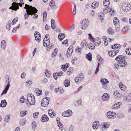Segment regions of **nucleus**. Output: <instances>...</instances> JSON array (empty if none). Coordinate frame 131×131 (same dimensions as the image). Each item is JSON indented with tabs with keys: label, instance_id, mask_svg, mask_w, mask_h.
<instances>
[{
	"label": "nucleus",
	"instance_id": "f257e3e1",
	"mask_svg": "<svg viewBox=\"0 0 131 131\" xmlns=\"http://www.w3.org/2000/svg\"><path fill=\"white\" fill-rule=\"evenodd\" d=\"M25 9H27L26 12L24 15V18L25 19H28L29 15L34 14L37 12L38 10L34 7L30 6L27 4H26L24 8Z\"/></svg>",
	"mask_w": 131,
	"mask_h": 131
},
{
	"label": "nucleus",
	"instance_id": "f03ea898",
	"mask_svg": "<svg viewBox=\"0 0 131 131\" xmlns=\"http://www.w3.org/2000/svg\"><path fill=\"white\" fill-rule=\"evenodd\" d=\"M115 60L118 61L120 66L122 67H124L127 65V63L125 61L124 56L120 55L117 56L115 59Z\"/></svg>",
	"mask_w": 131,
	"mask_h": 131
},
{
	"label": "nucleus",
	"instance_id": "7ed1b4c3",
	"mask_svg": "<svg viewBox=\"0 0 131 131\" xmlns=\"http://www.w3.org/2000/svg\"><path fill=\"white\" fill-rule=\"evenodd\" d=\"M27 104H29L30 105H34L35 102L34 96L32 94H28L27 95V100L26 101Z\"/></svg>",
	"mask_w": 131,
	"mask_h": 131
},
{
	"label": "nucleus",
	"instance_id": "20e7f679",
	"mask_svg": "<svg viewBox=\"0 0 131 131\" xmlns=\"http://www.w3.org/2000/svg\"><path fill=\"white\" fill-rule=\"evenodd\" d=\"M122 9L125 12H128L131 8V5L128 2L123 3L121 5Z\"/></svg>",
	"mask_w": 131,
	"mask_h": 131
},
{
	"label": "nucleus",
	"instance_id": "39448f33",
	"mask_svg": "<svg viewBox=\"0 0 131 131\" xmlns=\"http://www.w3.org/2000/svg\"><path fill=\"white\" fill-rule=\"evenodd\" d=\"M84 75L81 73H79L78 76L75 79V82L77 83H79L82 82L84 79Z\"/></svg>",
	"mask_w": 131,
	"mask_h": 131
},
{
	"label": "nucleus",
	"instance_id": "423d86ee",
	"mask_svg": "<svg viewBox=\"0 0 131 131\" xmlns=\"http://www.w3.org/2000/svg\"><path fill=\"white\" fill-rule=\"evenodd\" d=\"M49 98L48 97H46L43 99L41 103V105L44 107L47 106L49 104Z\"/></svg>",
	"mask_w": 131,
	"mask_h": 131
},
{
	"label": "nucleus",
	"instance_id": "0eeeda50",
	"mask_svg": "<svg viewBox=\"0 0 131 131\" xmlns=\"http://www.w3.org/2000/svg\"><path fill=\"white\" fill-rule=\"evenodd\" d=\"M89 23L88 19L83 20L81 23V28L83 29H86Z\"/></svg>",
	"mask_w": 131,
	"mask_h": 131
},
{
	"label": "nucleus",
	"instance_id": "6e6552de",
	"mask_svg": "<svg viewBox=\"0 0 131 131\" xmlns=\"http://www.w3.org/2000/svg\"><path fill=\"white\" fill-rule=\"evenodd\" d=\"M72 114V111L70 110H68L62 113V116L63 117H68L71 116Z\"/></svg>",
	"mask_w": 131,
	"mask_h": 131
},
{
	"label": "nucleus",
	"instance_id": "1a4fd4ad",
	"mask_svg": "<svg viewBox=\"0 0 131 131\" xmlns=\"http://www.w3.org/2000/svg\"><path fill=\"white\" fill-rule=\"evenodd\" d=\"M12 6L10 7L9 8V9L14 10H16L19 9V7L18 3L14 2L12 3Z\"/></svg>",
	"mask_w": 131,
	"mask_h": 131
},
{
	"label": "nucleus",
	"instance_id": "9d476101",
	"mask_svg": "<svg viewBox=\"0 0 131 131\" xmlns=\"http://www.w3.org/2000/svg\"><path fill=\"white\" fill-rule=\"evenodd\" d=\"M110 126L108 123L105 122L103 123L101 127V130L102 131H105Z\"/></svg>",
	"mask_w": 131,
	"mask_h": 131
},
{
	"label": "nucleus",
	"instance_id": "9b49d317",
	"mask_svg": "<svg viewBox=\"0 0 131 131\" xmlns=\"http://www.w3.org/2000/svg\"><path fill=\"white\" fill-rule=\"evenodd\" d=\"M107 116L109 118L113 119L116 117V114L114 112L109 111L107 113Z\"/></svg>",
	"mask_w": 131,
	"mask_h": 131
},
{
	"label": "nucleus",
	"instance_id": "f8f14e48",
	"mask_svg": "<svg viewBox=\"0 0 131 131\" xmlns=\"http://www.w3.org/2000/svg\"><path fill=\"white\" fill-rule=\"evenodd\" d=\"M5 84L7 83V85L6 86H8V87H10V83L11 81V79L9 77L8 75H6L5 77Z\"/></svg>",
	"mask_w": 131,
	"mask_h": 131
},
{
	"label": "nucleus",
	"instance_id": "ddd939ff",
	"mask_svg": "<svg viewBox=\"0 0 131 131\" xmlns=\"http://www.w3.org/2000/svg\"><path fill=\"white\" fill-rule=\"evenodd\" d=\"M110 97V96L109 94L104 93L102 96V99L104 101H106L109 99Z\"/></svg>",
	"mask_w": 131,
	"mask_h": 131
},
{
	"label": "nucleus",
	"instance_id": "4468645a",
	"mask_svg": "<svg viewBox=\"0 0 131 131\" xmlns=\"http://www.w3.org/2000/svg\"><path fill=\"white\" fill-rule=\"evenodd\" d=\"M35 40L38 41H39L40 40V34L38 32L36 31L34 34Z\"/></svg>",
	"mask_w": 131,
	"mask_h": 131
},
{
	"label": "nucleus",
	"instance_id": "2eb2a0df",
	"mask_svg": "<svg viewBox=\"0 0 131 131\" xmlns=\"http://www.w3.org/2000/svg\"><path fill=\"white\" fill-rule=\"evenodd\" d=\"M92 41L94 42V45L96 46H99L101 43L100 39L98 38H95V40L94 39Z\"/></svg>",
	"mask_w": 131,
	"mask_h": 131
},
{
	"label": "nucleus",
	"instance_id": "dca6fc26",
	"mask_svg": "<svg viewBox=\"0 0 131 131\" xmlns=\"http://www.w3.org/2000/svg\"><path fill=\"white\" fill-rule=\"evenodd\" d=\"M49 120L48 117L47 115L44 114L42 115L41 118V121L42 122H46Z\"/></svg>",
	"mask_w": 131,
	"mask_h": 131
},
{
	"label": "nucleus",
	"instance_id": "f3484780",
	"mask_svg": "<svg viewBox=\"0 0 131 131\" xmlns=\"http://www.w3.org/2000/svg\"><path fill=\"white\" fill-rule=\"evenodd\" d=\"M113 94L115 97L117 99H120L121 96V94L118 91L114 92Z\"/></svg>",
	"mask_w": 131,
	"mask_h": 131
},
{
	"label": "nucleus",
	"instance_id": "a211bd4d",
	"mask_svg": "<svg viewBox=\"0 0 131 131\" xmlns=\"http://www.w3.org/2000/svg\"><path fill=\"white\" fill-rule=\"evenodd\" d=\"M100 125V123L98 121H95L93 125V128L94 129H97L98 128Z\"/></svg>",
	"mask_w": 131,
	"mask_h": 131
},
{
	"label": "nucleus",
	"instance_id": "6ab92c4d",
	"mask_svg": "<svg viewBox=\"0 0 131 131\" xmlns=\"http://www.w3.org/2000/svg\"><path fill=\"white\" fill-rule=\"evenodd\" d=\"M122 104L121 102H118L115 103L112 107V108L113 109H117L120 107V105Z\"/></svg>",
	"mask_w": 131,
	"mask_h": 131
},
{
	"label": "nucleus",
	"instance_id": "aec40b11",
	"mask_svg": "<svg viewBox=\"0 0 131 131\" xmlns=\"http://www.w3.org/2000/svg\"><path fill=\"white\" fill-rule=\"evenodd\" d=\"M69 64L68 63H66L65 65H62L61 68L62 69L63 71H65L67 70V68L69 67Z\"/></svg>",
	"mask_w": 131,
	"mask_h": 131
},
{
	"label": "nucleus",
	"instance_id": "412c9836",
	"mask_svg": "<svg viewBox=\"0 0 131 131\" xmlns=\"http://www.w3.org/2000/svg\"><path fill=\"white\" fill-rule=\"evenodd\" d=\"M119 86L120 89L123 91L126 90L127 87H126V86L124 85H123V83L121 82L119 84Z\"/></svg>",
	"mask_w": 131,
	"mask_h": 131
},
{
	"label": "nucleus",
	"instance_id": "4be33fe9",
	"mask_svg": "<svg viewBox=\"0 0 131 131\" xmlns=\"http://www.w3.org/2000/svg\"><path fill=\"white\" fill-rule=\"evenodd\" d=\"M65 37V35L63 33L60 34L58 36L59 39L60 41H61Z\"/></svg>",
	"mask_w": 131,
	"mask_h": 131
},
{
	"label": "nucleus",
	"instance_id": "5701e85b",
	"mask_svg": "<svg viewBox=\"0 0 131 131\" xmlns=\"http://www.w3.org/2000/svg\"><path fill=\"white\" fill-rule=\"evenodd\" d=\"M48 113L49 115L51 117H52L55 116V114H54L53 111L52 109L49 110L48 111Z\"/></svg>",
	"mask_w": 131,
	"mask_h": 131
},
{
	"label": "nucleus",
	"instance_id": "b1692460",
	"mask_svg": "<svg viewBox=\"0 0 131 131\" xmlns=\"http://www.w3.org/2000/svg\"><path fill=\"white\" fill-rule=\"evenodd\" d=\"M11 24V21L10 20L8 21L6 24V28L8 30H10Z\"/></svg>",
	"mask_w": 131,
	"mask_h": 131
},
{
	"label": "nucleus",
	"instance_id": "393cba45",
	"mask_svg": "<svg viewBox=\"0 0 131 131\" xmlns=\"http://www.w3.org/2000/svg\"><path fill=\"white\" fill-rule=\"evenodd\" d=\"M64 84L66 87H68L70 85V82L69 80L66 79L64 81Z\"/></svg>",
	"mask_w": 131,
	"mask_h": 131
},
{
	"label": "nucleus",
	"instance_id": "a878e982",
	"mask_svg": "<svg viewBox=\"0 0 131 131\" xmlns=\"http://www.w3.org/2000/svg\"><path fill=\"white\" fill-rule=\"evenodd\" d=\"M99 5V2H94L92 3L91 6L93 8H95L98 7Z\"/></svg>",
	"mask_w": 131,
	"mask_h": 131
},
{
	"label": "nucleus",
	"instance_id": "bb28decb",
	"mask_svg": "<svg viewBox=\"0 0 131 131\" xmlns=\"http://www.w3.org/2000/svg\"><path fill=\"white\" fill-rule=\"evenodd\" d=\"M7 104V102L5 100H3L1 101V103L0 104L1 107H5L6 106Z\"/></svg>",
	"mask_w": 131,
	"mask_h": 131
},
{
	"label": "nucleus",
	"instance_id": "cd10ccee",
	"mask_svg": "<svg viewBox=\"0 0 131 131\" xmlns=\"http://www.w3.org/2000/svg\"><path fill=\"white\" fill-rule=\"evenodd\" d=\"M107 33L110 35L113 34L114 33V30L111 27H110L107 29Z\"/></svg>",
	"mask_w": 131,
	"mask_h": 131
},
{
	"label": "nucleus",
	"instance_id": "c85d7f7f",
	"mask_svg": "<svg viewBox=\"0 0 131 131\" xmlns=\"http://www.w3.org/2000/svg\"><path fill=\"white\" fill-rule=\"evenodd\" d=\"M82 101L81 100L77 101L75 103V106H80L82 105Z\"/></svg>",
	"mask_w": 131,
	"mask_h": 131
},
{
	"label": "nucleus",
	"instance_id": "c756f323",
	"mask_svg": "<svg viewBox=\"0 0 131 131\" xmlns=\"http://www.w3.org/2000/svg\"><path fill=\"white\" fill-rule=\"evenodd\" d=\"M1 47L3 49H5L6 46V42L5 40H3L1 43Z\"/></svg>",
	"mask_w": 131,
	"mask_h": 131
},
{
	"label": "nucleus",
	"instance_id": "7c9ffc66",
	"mask_svg": "<svg viewBox=\"0 0 131 131\" xmlns=\"http://www.w3.org/2000/svg\"><path fill=\"white\" fill-rule=\"evenodd\" d=\"M110 4L109 0H104L103 2V5L105 7L107 6Z\"/></svg>",
	"mask_w": 131,
	"mask_h": 131
},
{
	"label": "nucleus",
	"instance_id": "2f4dec72",
	"mask_svg": "<svg viewBox=\"0 0 131 131\" xmlns=\"http://www.w3.org/2000/svg\"><path fill=\"white\" fill-rule=\"evenodd\" d=\"M101 82L102 84H107L108 83V81L106 79H103L101 80Z\"/></svg>",
	"mask_w": 131,
	"mask_h": 131
},
{
	"label": "nucleus",
	"instance_id": "473e14b6",
	"mask_svg": "<svg viewBox=\"0 0 131 131\" xmlns=\"http://www.w3.org/2000/svg\"><path fill=\"white\" fill-rule=\"evenodd\" d=\"M121 46L119 44H114L113 46L111 48L113 49H117L118 48H121Z\"/></svg>",
	"mask_w": 131,
	"mask_h": 131
},
{
	"label": "nucleus",
	"instance_id": "72a5a7b5",
	"mask_svg": "<svg viewBox=\"0 0 131 131\" xmlns=\"http://www.w3.org/2000/svg\"><path fill=\"white\" fill-rule=\"evenodd\" d=\"M27 113V111H22L20 112V114L21 116L23 117Z\"/></svg>",
	"mask_w": 131,
	"mask_h": 131
},
{
	"label": "nucleus",
	"instance_id": "f704fd0d",
	"mask_svg": "<svg viewBox=\"0 0 131 131\" xmlns=\"http://www.w3.org/2000/svg\"><path fill=\"white\" fill-rule=\"evenodd\" d=\"M55 21L54 20L52 19L51 20V24L52 28L53 29H54L56 28L55 25H54L55 24Z\"/></svg>",
	"mask_w": 131,
	"mask_h": 131
},
{
	"label": "nucleus",
	"instance_id": "c9c22d12",
	"mask_svg": "<svg viewBox=\"0 0 131 131\" xmlns=\"http://www.w3.org/2000/svg\"><path fill=\"white\" fill-rule=\"evenodd\" d=\"M9 87H8V86H6L5 89L3 91L1 94V96H2L4 94H6L7 93V91L9 89Z\"/></svg>",
	"mask_w": 131,
	"mask_h": 131
},
{
	"label": "nucleus",
	"instance_id": "e433bc0d",
	"mask_svg": "<svg viewBox=\"0 0 131 131\" xmlns=\"http://www.w3.org/2000/svg\"><path fill=\"white\" fill-rule=\"evenodd\" d=\"M113 23L114 25H116L119 24V21L116 17H115L113 19Z\"/></svg>",
	"mask_w": 131,
	"mask_h": 131
},
{
	"label": "nucleus",
	"instance_id": "4c0bfd02",
	"mask_svg": "<svg viewBox=\"0 0 131 131\" xmlns=\"http://www.w3.org/2000/svg\"><path fill=\"white\" fill-rule=\"evenodd\" d=\"M73 68L72 67H70L69 70L68 71H67V74L68 75H70L73 72Z\"/></svg>",
	"mask_w": 131,
	"mask_h": 131
},
{
	"label": "nucleus",
	"instance_id": "58836bf2",
	"mask_svg": "<svg viewBox=\"0 0 131 131\" xmlns=\"http://www.w3.org/2000/svg\"><path fill=\"white\" fill-rule=\"evenodd\" d=\"M32 81L31 80H29L27 81L26 82L25 84V86L27 87L28 86H30V85L32 84Z\"/></svg>",
	"mask_w": 131,
	"mask_h": 131
},
{
	"label": "nucleus",
	"instance_id": "ea45409f",
	"mask_svg": "<svg viewBox=\"0 0 131 131\" xmlns=\"http://www.w3.org/2000/svg\"><path fill=\"white\" fill-rule=\"evenodd\" d=\"M37 94L38 95H41L42 94V91L41 90H39L38 89H37L35 90Z\"/></svg>",
	"mask_w": 131,
	"mask_h": 131
},
{
	"label": "nucleus",
	"instance_id": "a19ab883",
	"mask_svg": "<svg viewBox=\"0 0 131 131\" xmlns=\"http://www.w3.org/2000/svg\"><path fill=\"white\" fill-rule=\"evenodd\" d=\"M86 57L89 61H90L92 60V55L90 53H89L87 54L86 56Z\"/></svg>",
	"mask_w": 131,
	"mask_h": 131
},
{
	"label": "nucleus",
	"instance_id": "79ce46f5",
	"mask_svg": "<svg viewBox=\"0 0 131 131\" xmlns=\"http://www.w3.org/2000/svg\"><path fill=\"white\" fill-rule=\"evenodd\" d=\"M57 125L59 127V128L60 130H62L63 129L62 124L61 122H58Z\"/></svg>",
	"mask_w": 131,
	"mask_h": 131
},
{
	"label": "nucleus",
	"instance_id": "37998d69",
	"mask_svg": "<svg viewBox=\"0 0 131 131\" xmlns=\"http://www.w3.org/2000/svg\"><path fill=\"white\" fill-rule=\"evenodd\" d=\"M32 129L33 130H35L36 128V123L35 122L33 121L32 124Z\"/></svg>",
	"mask_w": 131,
	"mask_h": 131
},
{
	"label": "nucleus",
	"instance_id": "c03bdc74",
	"mask_svg": "<svg viewBox=\"0 0 131 131\" xmlns=\"http://www.w3.org/2000/svg\"><path fill=\"white\" fill-rule=\"evenodd\" d=\"M10 116L9 115H6L4 119V121L6 123H7L9 121V118H10Z\"/></svg>",
	"mask_w": 131,
	"mask_h": 131
},
{
	"label": "nucleus",
	"instance_id": "a18cd8bd",
	"mask_svg": "<svg viewBox=\"0 0 131 131\" xmlns=\"http://www.w3.org/2000/svg\"><path fill=\"white\" fill-rule=\"evenodd\" d=\"M98 59L99 60V62L101 63H103L104 62V60L100 56H97Z\"/></svg>",
	"mask_w": 131,
	"mask_h": 131
},
{
	"label": "nucleus",
	"instance_id": "49530a36",
	"mask_svg": "<svg viewBox=\"0 0 131 131\" xmlns=\"http://www.w3.org/2000/svg\"><path fill=\"white\" fill-rule=\"evenodd\" d=\"M45 74L46 76L48 77H50L49 75L51 74L50 72L49 71L48 69H46L45 70Z\"/></svg>",
	"mask_w": 131,
	"mask_h": 131
},
{
	"label": "nucleus",
	"instance_id": "de8ad7c7",
	"mask_svg": "<svg viewBox=\"0 0 131 131\" xmlns=\"http://www.w3.org/2000/svg\"><path fill=\"white\" fill-rule=\"evenodd\" d=\"M26 122V121L25 120L21 119L20 120V124L22 126L24 125Z\"/></svg>",
	"mask_w": 131,
	"mask_h": 131
},
{
	"label": "nucleus",
	"instance_id": "09e8293b",
	"mask_svg": "<svg viewBox=\"0 0 131 131\" xmlns=\"http://www.w3.org/2000/svg\"><path fill=\"white\" fill-rule=\"evenodd\" d=\"M108 54L111 57H114L115 55L114 54V51L112 50L111 51H109L108 52Z\"/></svg>",
	"mask_w": 131,
	"mask_h": 131
},
{
	"label": "nucleus",
	"instance_id": "8fccbe9b",
	"mask_svg": "<svg viewBox=\"0 0 131 131\" xmlns=\"http://www.w3.org/2000/svg\"><path fill=\"white\" fill-rule=\"evenodd\" d=\"M126 53L129 55L131 54V48H128L126 50Z\"/></svg>",
	"mask_w": 131,
	"mask_h": 131
},
{
	"label": "nucleus",
	"instance_id": "3c124183",
	"mask_svg": "<svg viewBox=\"0 0 131 131\" xmlns=\"http://www.w3.org/2000/svg\"><path fill=\"white\" fill-rule=\"evenodd\" d=\"M48 80L46 78H44L41 80V83L42 84L48 82Z\"/></svg>",
	"mask_w": 131,
	"mask_h": 131
},
{
	"label": "nucleus",
	"instance_id": "603ef678",
	"mask_svg": "<svg viewBox=\"0 0 131 131\" xmlns=\"http://www.w3.org/2000/svg\"><path fill=\"white\" fill-rule=\"evenodd\" d=\"M73 46H70L68 49V51H69L70 52V54H71V53H72V52L73 51Z\"/></svg>",
	"mask_w": 131,
	"mask_h": 131
},
{
	"label": "nucleus",
	"instance_id": "864d4df0",
	"mask_svg": "<svg viewBox=\"0 0 131 131\" xmlns=\"http://www.w3.org/2000/svg\"><path fill=\"white\" fill-rule=\"evenodd\" d=\"M43 21H46V17L47 16V13L46 12V11L45 12L43 13Z\"/></svg>",
	"mask_w": 131,
	"mask_h": 131
},
{
	"label": "nucleus",
	"instance_id": "5fc2aeb1",
	"mask_svg": "<svg viewBox=\"0 0 131 131\" xmlns=\"http://www.w3.org/2000/svg\"><path fill=\"white\" fill-rule=\"evenodd\" d=\"M55 2L53 1H51L50 2V3L49 4V5L50 7H53L54 6H55Z\"/></svg>",
	"mask_w": 131,
	"mask_h": 131
},
{
	"label": "nucleus",
	"instance_id": "6e6d98bb",
	"mask_svg": "<svg viewBox=\"0 0 131 131\" xmlns=\"http://www.w3.org/2000/svg\"><path fill=\"white\" fill-rule=\"evenodd\" d=\"M95 47L93 45V44H90L89 45V48L90 49L93 50L95 49Z\"/></svg>",
	"mask_w": 131,
	"mask_h": 131
},
{
	"label": "nucleus",
	"instance_id": "4d7b16f0",
	"mask_svg": "<svg viewBox=\"0 0 131 131\" xmlns=\"http://www.w3.org/2000/svg\"><path fill=\"white\" fill-rule=\"evenodd\" d=\"M111 11H110L109 13L111 16L115 14V10L113 9H110Z\"/></svg>",
	"mask_w": 131,
	"mask_h": 131
},
{
	"label": "nucleus",
	"instance_id": "13d9d810",
	"mask_svg": "<svg viewBox=\"0 0 131 131\" xmlns=\"http://www.w3.org/2000/svg\"><path fill=\"white\" fill-rule=\"evenodd\" d=\"M20 26V24H19L18 25V26L16 27H15L13 28V29L12 31L13 32H15L16 30L19 28Z\"/></svg>",
	"mask_w": 131,
	"mask_h": 131
},
{
	"label": "nucleus",
	"instance_id": "bf43d9fd",
	"mask_svg": "<svg viewBox=\"0 0 131 131\" xmlns=\"http://www.w3.org/2000/svg\"><path fill=\"white\" fill-rule=\"evenodd\" d=\"M25 98L23 96H22L20 98V102L21 103H23L24 102V100H25Z\"/></svg>",
	"mask_w": 131,
	"mask_h": 131
},
{
	"label": "nucleus",
	"instance_id": "052dcab7",
	"mask_svg": "<svg viewBox=\"0 0 131 131\" xmlns=\"http://www.w3.org/2000/svg\"><path fill=\"white\" fill-rule=\"evenodd\" d=\"M86 41L84 40H83L81 43L80 45L81 46L82 48H83L84 46V44L85 45V43Z\"/></svg>",
	"mask_w": 131,
	"mask_h": 131
},
{
	"label": "nucleus",
	"instance_id": "680f3d73",
	"mask_svg": "<svg viewBox=\"0 0 131 131\" xmlns=\"http://www.w3.org/2000/svg\"><path fill=\"white\" fill-rule=\"evenodd\" d=\"M124 101H126L127 102H130L129 99L128 97H127L126 96H124Z\"/></svg>",
	"mask_w": 131,
	"mask_h": 131
},
{
	"label": "nucleus",
	"instance_id": "e2e57ef3",
	"mask_svg": "<svg viewBox=\"0 0 131 131\" xmlns=\"http://www.w3.org/2000/svg\"><path fill=\"white\" fill-rule=\"evenodd\" d=\"M128 30V28L127 27L125 26L122 29V31L124 32H126Z\"/></svg>",
	"mask_w": 131,
	"mask_h": 131
},
{
	"label": "nucleus",
	"instance_id": "0e129e2a",
	"mask_svg": "<svg viewBox=\"0 0 131 131\" xmlns=\"http://www.w3.org/2000/svg\"><path fill=\"white\" fill-rule=\"evenodd\" d=\"M58 74L57 73H54L53 74V76L54 79L55 80H57V79L58 77Z\"/></svg>",
	"mask_w": 131,
	"mask_h": 131
},
{
	"label": "nucleus",
	"instance_id": "69168bd1",
	"mask_svg": "<svg viewBox=\"0 0 131 131\" xmlns=\"http://www.w3.org/2000/svg\"><path fill=\"white\" fill-rule=\"evenodd\" d=\"M74 129V127L73 125H70V126L69 127V129L68 130L69 131H73Z\"/></svg>",
	"mask_w": 131,
	"mask_h": 131
},
{
	"label": "nucleus",
	"instance_id": "338daca9",
	"mask_svg": "<svg viewBox=\"0 0 131 131\" xmlns=\"http://www.w3.org/2000/svg\"><path fill=\"white\" fill-rule=\"evenodd\" d=\"M104 14L103 13H100V18L101 20H103V19Z\"/></svg>",
	"mask_w": 131,
	"mask_h": 131
},
{
	"label": "nucleus",
	"instance_id": "774afa93",
	"mask_svg": "<svg viewBox=\"0 0 131 131\" xmlns=\"http://www.w3.org/2000/svg\"><path fill=\"white\" fill-rule=\"evenodd\" d=\"M77 59L75 57H74V58H72L71 59V61L72 63L73 64L74 63V61L77 60Z\"/></svg>",
	"mask_w": 131,
	"mask_h": 131
}]
</instances>
